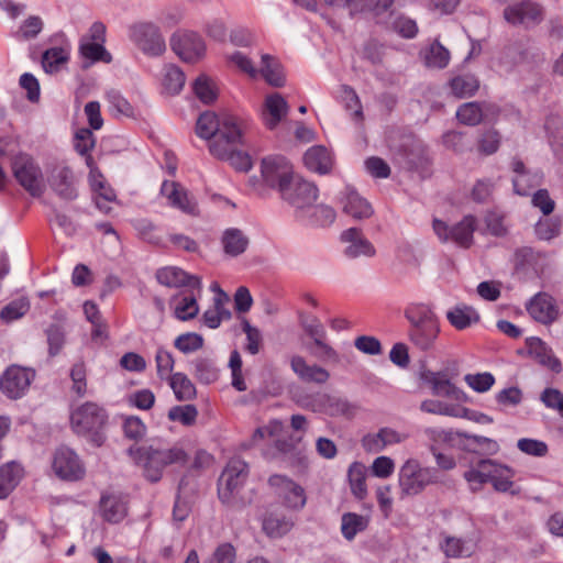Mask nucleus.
Instances as JSON below:
<instances>
[{"instance_id": "obj_1", "label": "nucleus", "mask_w": 563, "mask_h": 563, "mask_svg": "<svg viewBox=\"0 0 563 563\" xmlns=\"http://www.w3.org/2000/svg\"><path fill=\"white\" fill-rule=\"evenodd\" d=\"M129 453L135 464L142 468L144 477L152 483L159 482L168 468L184 467L189 461L188 453L180 444L142 445L130 448Z\"/></svg>"}, {"instance_id": "obj_2", "label": "nucleus", "mask_w": 563, "mask_h": 563, "mask_svg": "<svg viewBox=\"0 0 563 563\" xmlns=\"http://www.w3.org/2000/svg\"><path fill=\"white\" fill-rule=\"evenodd\" d=\"M250 126V122L240 117L222 113L217 115L213 112H203L197 120L196 132L197 135L210 140V144H222L230 134H234L239 129Z\"/></svg>"}, {"instance_id": "obj_3", "label": "nucleus", "mask_w": 563, "mask_h": 563, "mask_svg": "<svg viewBox=\"0 0 563 563\" xmlns=\"http://www.w3.org/2000/svg\"><path fill=\"white\" fill-rule=\"evenodd\" d=\"M10 167L16 183L32 197L40 198L45 191L43 170L37 161L26 152L11 157Z\"/></svg>"}, {"instance_id": "obj_4", "label": "nucleus", "mask_w": 563, "mask_h": 563, "mask_svg": "<svg viewBox=\"0 0 563 563\" xmlns=\"http://www.w3.org/2000/svg\"><path fill=\"white\" fill-rule=\"evenodd\" d=\"M107 419L106 410L95 402H85L70 415L73 430L77 434L90 435L91 441L98 446L104 442L101 430L107 423Z\"/></svg>"}, {"instance_id": "obj_5", "label": "nucleus", "mask_w": 563, "mask_h": 563, "mask_svg": "<svg viewBox=\"0 0 563 563\" xmlns=\"http://www.w3.org/2000/svg\"><path fill=\"white\" fill-rule=\"evenodd\" d=\"M438 482V471L433 467H422L415 459L407 460L399 470L398 485L402 496H416L427 486Z\"/></svg>"}, {"instance_id": "obj_6", "label": "nucleus", "mask_w": 563, "mask_h": 563, "mask_svg": "<svg viewBox=\"0 0 563 563\" xmlns=\"http://www.w3.org/2000/svg\"><path fill=\"white\" fill-rule=\"evenodd\" d=\"M247 477V464L239 459H231L218 481V496L222 504L231 506L235 501Z\"/></svg>"}, {"instance_id": "obj_7", "label": "nucleus", "mask_w": 563, "mask_h": 563, "mask_svg": "<svg viewBox=\"0 0 563 563\" xmlns=\"http://www.w3.org/2000/svg\"><path fill=\"white\" fill-rule=\"evenodd\" d=\"M249 126L239 129L222 144H210V153L219 159L228 161L239 172H249L252 168V159L249 154L238 151L244 144V136Z\"/></svg>"}, {"instance_id": "obj_8", "label": "nucleus", "mask_w": 563, "mask_h": 563, "mask_svg": "<svg viewBox=\"0 0 563 563\" xmlns=\"http://www.w3.org/2000/svg\"><path fill=\"white\" fill-rule=\"evenodd\" d=\"M131 41L146 55L159 56L166 49L158 26L152 22H139L130 27Z\"/></svg>"}, {"instance_id": "obj_9", "label": "nucleus", "mask_w": 563, "mask_h": 563, "mask_svg": "<svg viewBox=\"0 0 563 563\" xmlns=\"http://www.w3.org/2000/svg\"><path fill=\"white\" fill-rule=\"evenodd\" d=\"M54 474L62 481L77 482L84 478L86 468L77 453L67 448L59 446L52 459Z\"/></svg>"}, {"instance_id": "obj_10", "label": "nucleus", "mask_w": 563, "mask_h": 563, "mask_svg": "<svg viewBox=\"0 0 563 563\" xmlns=\"http://www.w3.org/2000/svg\"><path fill=\"white\" fill-rule=\"evenodd\" d=\"M476 229V218L465 216L459 223L450 228L445 222L434 219V233L442 242L452 241L456 245L467 249L473 243V234Z\"/></svg>"}, {"instance_id": "obj_11", "label": "nucleus", "mask_w": 563, "mask_h": 563, "mask_svg": "<svg viewBox=\"0 0 563 563\" xmlns=\"http://www.w3.org/2000/svg\"><path fill=\"white\" fill-rule=\"evenodd\" d=\"M263 181L271 188L283 194V189L289 185L296 176L292 166L284 156H268L263 158L261 165Z\"/></svg>"}, {"instance_id": "obj_12", "label": "nucleus", "mask_w": 563, "mask_h": 563, "mask_svg": "<svg viewBox=\"0 0 563 563\" xmlns=\"http://www.w3.org/2000/svg\"><path fill=\"white\" fill-rule=\"evenodd\" d=\"M268 485L286 508L300 510L305 507L307 503L305 488L291 478L274 474L268 478Z\"/></svg>"}, {"instance_id": "obj_13", "label": "nucleus", "mask_w": 563, "mask_h": 563, "mask_svg": "<svg viewBox=\"0 0 563 563\" xmlns=\"http://www.w3.org/2000/svg\"><path fill=\"white\" fill-rule=\"evenodd\" d=\"M282 198L297 210H305L313 206L318 198V188L314 184L296 175L287 187L283 189Z\"/></svg>"}, {"instance_id": "obj_14", "label": "nucleus", "mask_w": 563, "mask_h": 563, "mask_svg": "<svg viewBox=\"0 0 563 563\" xmlns=\"http://www.w3.org/2000/svg\"><path fill=\"white\" fill-rule=\"evenodd\" d=\"M35 373L25 367L11 365L0 377V389L11 399L21 398L29 389Z\"/></svg>"}, {"instance_id": "obj_15", "label": "nucleus", "mask_w": 563, "mask_h": 563, "mask_svg": "<svg viewBox=\"0 0 563 563\" xmlns=\"http://www.w3.org/2000/svg\"><path fill=\"white\" fill-rule=\"evenodd\" d=\"M52 190L63 200L71 201L78 196L73 169L65 163L56 164L48 173Z\"/></svg>"}, {"instance_id": "obj_16", "label": "nucleus", "mask_w": 563, "mask_h": 563, "mask_svg": "<svg viewBox=\"0 0 563 563\" xmlns=\"http://www.w3.org/2000/svg\"><path fill=\"white\" fill-rule=\"evenodd\" d=\"M173 51L185 62L198 60L206 51L202 38L194 32H178L172 36Z\"/></svg>"}, {"instance_id": "obj_17", "label": "nucleus", "mask_w": 563, "mask_h": 563, "mask_svg": "<svg viewBox=\"0 0 563 563\" xmlns=\"http://www.w3.org/2000/svg\"><path fill=\"white\" fill-rule=\"evenodd\" d=\"M161 194L173 208L188 214H197L198 206L196 200L180 184L165 180L162 184Z\"/></svg>"}, {"instance_id": "obj_18", "label": "nucleus", "mask_w": 563, "mask_h": 563, "mask_svg": "<svg viewBox=\"0 0 563 563\" xmlns=\"http://www.w3.org/2000/svg\"><path fill=\"white\" fill-rule=\"evenodd\" d=\"M423 379L430 386L434 396L445 397L457 404L464 402L467 399L465 393L450 380L445 372L429 371L424 373Z\"/></svg>"}, {"instance_id": "obj_19", "label": "nucleus", "mask_w": 563, "mask_h": 563, "mask_svg": "<svg viewBox=\"0 0 563 563\" xmlns=\"http://www.w3.org/2000/svg\"><path fill=\"white\" fill-rule=\"evenodd\" d=\"M527 311L536 321L543 324L553 323L560 314L555 299L547 292H538L527 305Z\"/></svg>"}, {"instance_id": "obj_20", "label": "nucleus", "mask_w": 563, "mask_h": 563, "mask_svg": "<svg viewBox=\"0 0 563 563\" xmlns=\"http://www.w3.org/2000/svg\"><path fill=\"white\" fill-rule=\"evenodd\" d=\"M408 435L396 429L384 427L377 432L367 433L362 438V446L366 452L378 453L387 446L404 442Z\"/></svg>"}, {"instance_id": "obj_21", "label": "nucleus", "mask_w": 563, "mask_h": 563, "mask_svg": "<svg viewBox=\"0 0 563 563\" xmlns=\"http://www.w3.org/2000/svg\"><path fill=\"white\" fill-rule=\"evenodd\" d=\"M341 241L346 244L344 255L349 258L373 257L376 254L375 246L363 235L361 229L350 228L344 230L341 233Z\"/></svg>"}, {"instance_id": "obj_22", "label": "nucleus", "mask_w": 563, "mask_h": 563, "mask_svg": "<svg viewBox=\"0 0 563 563\" xmlns=\"http://www.w3.org/2000/svg\"><path fill=\"white\" fill-rule=\"evenodd\" d=\"M504 16L508 23L514 25L539 23L542 20V8L531 1H523L505 9Z\"/></svg>"}, {"instance_id": "obj_23", "label": "nucleus", "mask_w": 563, "mask_h": 563, "mask_svg": "<svg viewBox=\"0 0 563 563\" xmlns=\"http://www.w3.org/2000/svg\"><path fill=\"white\" fill-rule=\"evenodd\" d=\"M156 279L161 285L167 287H181L197 289V292L201 291L200 278L195 275H188L181 268L169 266L163 267L157 271Z\"/></svg>"}, {"instance_id": "obj_24", "label": "nucleus", "mask_w": 563, "mask_h": 563, "mask_svg": "<svg viewBox=\"0 0 563 563\" xmlns=\"http://www.w3.org/2000/svg\"><path fill=\"white\" fill-rule=\"evenodd\" d=\"M526 343L529 355L541 366L547 367L555 374L562 372L561 361L554 355L553 350L540 338H528Z\"/></svg>"}, {"instance_id": "obj_25", "label": "nucleus", "mask_w": 563, "mask_h": 563, "mask_svg": "<svg viewBox=\"0 0 563 563\" xmlns=\"http://www.w3.org/2000/svg\"><path fill=\"white\" fill-rule=\"evenodd\" d=\"M440 332V322L427 325L409 327L408 339L416 349L427 352L434 347Z\"/></svg>"}, {"instance_id": "obj_26", "label": "nucleus", "mask_w": 563, "mask_h": 563, "mask_svg": "<svg viewBox=\"0 0 563 563\" xmlns=\"http://www.w3.org/2000/svg\"><path fill=\"white\" fill-rule=\"evenodd\" d=\"M448 322L457 331L468 329L481 321L478 311L466 303H457L445 313Z\"/></svg>"}, {"instance_id": "obj_27", "label": "nucleus", "mask_w": 563, "mask_h": 563, "mask_svg": "<svg viewBox=\"0 0 563 563\" xmlns=\"http://www.w3.org/2000/svg\"><path fill=\"white\" fill-rule=\"evenodd\" d=\"M547 260L548 254L545 252L530 246L519 247L514 254V263L517 269H531L534 273L543 271Z\"/></svg>"}, {"instance_id": "obj_28", "label": "nucleus", "mask_w": 563, "mask_h": 563, "mask_svg": "<svg viewBox=\"0 0 563 563\" xmlns=\"http://www.w3.org/2000/svg\"><path fill=\"white\" fill-rule=\"evenodd\" d=\"M341 203L343 212L353 219H366L373 214L372 206L353 189H345Z\"/></svg>"}, {"instance_id": "obj_29", "label": "nucleus", "mask_w": 563, "mask_h": 563, "mask_svg": "<svg viewBox=\"0 0 563 563\" xmlns=\"http://www.w3.org/2000/svg\"><path fill=\"white\" fill-rule=\"evenodd\" d=\"M287 112L288 103L282 95L275 92L265 98L263 120L268 129H275Z\"/></svg>"}, {"instance_id": "obj_30", "label": "nucleus", "mask_w": 563, "mask_h": 563, "mask_svg": "<svg viewBox=\"0 0 563 563\" xmlns=\"http://www.w3.org/2000/svg\"><path fill=\"white\" fill-rule=\"evenodd\" d=\"M290 366L297 376L307 383L324 384L330 377L325 368L318 365H308L302 356H292Z\"/></svg>"}, {"instance_id": "obj_31", "label": "nucleus", "mask_w": 563, "mask_h": 563, "mask_svg": "<svg viewBox=\"0 0 563 563\" xmlns=\"http://www.w3.org/2000/svg\"><path fill=\"white\" fill-rule=\"evenodd\" d=\"M405 318L409 322L410 327H419L439 323V317L434 312L433 308L423 302H411L404 311Z\"/></svg>"}, {"instance_id": "obj_32", "label": "nucleus", "mask_w": 563, "mask_h": 563, "mask_svg": "<svg viewBox=\"0 0 563 563\" xmlns=\"http://www.w3.org/2000/svg\"><path fill=\"white\" fill-rule=\"evenodd\" d=\"M306 167L319 174H327L333 165L330 151L321 145L310 147L303 156Z\"/></svg>"}, {"instance_id": "obj_33", "label": "nucleus", "mask_w": 563, "mask_h": 563, "mask_svg": "<svg viewBox=\"0 0 563 563\" xmlns=\"http://www.w3.org/2000/svg\"><path fill=\"white\" fill-rule=\"evenodd\" d=\"M24 470L15 461L0 466V499L7 498L22 479Z\"/></svg>"}, {"instance_id": "obj_34", "label": "nucleus", "mask_w": 563, "mask_h": 563, "mask_svg": "<svg viewBox=\"0 0 563 563\" xmlns=\"http://www.w3.org/2000/svg\"><path fill=\"white\" fill-rule=\"evenodd\" d=\"M515 471L495 460H492V467L489 468V481L493 488L499 493L510 492L514 487Z\"/></svg>"}, {"instance_id": "obj_35", "label": "nucleus", "mask_w": 563, "mask_h": 563, "mask_svg": "<svg viewBox=\"0 0 563 563\" xmlns=\"http://www.w3.org/2000/svg\"><path fill=\"white\" fill-rule=\"evenodd\" d=\"M86 165L89 168V184L93 192L110 202L115 199L114 190L108 185L92 156H87Z\"/></svg>"}, {"instance_id": "obj_36", "label": "nucleus", "mask_w": 563, "mask_h": 563, "mask_svg": "<svg viewBox=\"0 0 563 563\" xmlns=\"http://www.w3.org/2000/svg\"><path fill=\"white\" fill-rule=\"evenodd\" d=\"M100 509L103 519L111 523L122 521L128 512L125 500L117 495L102 496Z\"/></svg>"}, {"instance_id": "obj_37", "label": "nucleus", "mask_w": 563, "mask_h": 563, "mask_svg": "<svg viewBox=\"0 0 563 563\" xmlns=\"http://www.w3.org/2000/svg\"><path fill=\"white\" fill-rule=\"evenodd\" d=\"M490 459L479 460L464 472L463 477L473 493L482 490L483 486L489 481Z\"/></svg>"}, {"instance_id": "obj_38", "label": "nucleus", "mask_w": 563, "mask_h": 563, "mask_svg": "<svg viewBox=\"0 0 563 563\" xmlns=\"http://www.w3.org/2000/svg\"><path fill=\"white\" fill-rule=\"evenodd\" d=\"M261 68L258 76H262L265 81L274 87H282L285 84V75L283 67L277 58L269 54H263L261 58Z\"/></svg>"}, {"instance_id": "obj_39", "label": "nucleus", "mask_w": 563, "mask_h": 563, "mask_svg": "<svg viewBox=\"0 0 563 563\" xmlns=\"http://www.w3.org/2000/svg\"><path fill=\"white\" fill-rule=\"evenodd\" d=\"M166 380L178 401H189L196 398V386L185 373L176 372Z\"/></svg>"}, {"instance_id": "obj_40", "label": "nucleus", "mask_w": 563, "mask_h": 563, "mask_svg": "<svg viewBox=\"0 0 563 563\" xmlns=\"http://www.w3.org/2000/svg\"><path fill=\"white\" fill-rule=\"evenodd\" d=\"M221 243L224 253L234 257L246 251L249 239L241 230L230 228L223 232Z\"/></svg>"}, {"instance_id": "obj_41", "label": "nucleus", "mask_w": 563, "mask_h": 563, "mask_svg": "<svg viewBox=\"0 0 563 563\" xmlns=\"http://www.w3.org/2000/svg\"><path fill=\"white\" fill-rule=\"evenodd\" d=\"M369 523L367 516L355 512H345L341 518V533L347 541H352L357 533L366 530Z\"/></svg>"}, {"instance_id": "obj_42", "label": "nucleus", "mask_w": 563, "mask_h": 563, "mask_svg": "<svg viewBox=\"0 0 563 563\" xmlns=\"http://www.w3.org/2000/svg\"><path fill=\"white\" fill-rule=\"evenodd\" d=\"M420 409L428 413L449 416V417H462L467 415V409L462 407L460 404H448L445 401L427 399L421 402Z\"/></svg>"}, {"instance_id": "obj_43", "label": "nucleus", "mask_w": 563, "mask_h": 563, "mask_svg": "<svg viewBox=\"0 0 563 563\" xmlns=\"http://www.w3.org/2000/svg\"><path fill=\"white\" fill-rule=\"evenodd\" d=\"M223 300L228 301V296L219 289L214 298V305L203 313V323L210 329H217L224 319H229L231 313L223 307Z\"/></svg>"}, {"instance_id": "obj_44", "label": "nucleus", "mask_w": 563, "mask_h": 563, "mask_svg": "<svg viewBox=\"0 0 563 563\" xmlns=\"http://www.w3.org/2000/svg\"><path fill=\"white\" fill-rule=\"evenodd\" d=\"M451 92L456 98L472 97L479 88L478 79L471 74H464L453 77L449 81Z\"/></svg>"}, {"instance_id": "obj_45", "label": "nucleus", "mask_w": 563, "mask_h": 563, "mask_svg": "<svg viewBox=\"0 0 563 563\" xmlns=\"http://www.w3.org/2000/svg\"><path fill=\"white\" fill-rule=\"evenodd\" d=\"M347 477L352 494L360 500L364 499L367 495L365 466L354 462L349 467Z\"/></svg>"}, {"instance_id": "obj_46", "label": "nucleus", "mask_w": 563, "mask_h": 563, "mask_svg": "<svg viewBox=\"0 0 563 563\" xmlns=\"http://www.w3.org/2000/svg\"><path fill=\"white\" fill-rule=\"evenodd\" d=\"M197 289L189 288V294H181L175 306V316L177 319L186 321L195 318L199 311L197 303Z\"/></svg>"}, {"instance_id": "obj_47", "label": "nucleus", "mask_w": 563, "mask_h": 563, "mask_svg": "<svg viewBox=\"0 0 563 563\" xmlns=\"http://www.w3.org/2000/svg\"><path fill=\"white\" fill-rule=\"evenodd\" d=\"M194 376L202 384L214 383L219 377V369L209 357H197L191 361Z\"/></svg>"}, {"instance_id": "obj_48", "label": "nucleus", "mask_w": 563, "mask_h": 563, "mask_svg": "<svg viewBox=\"0 0 563 563\" xmlns=\"http://www.w3.org/2000/svg\"><path fill=\"white\" fill-rule=\"evenodd\" d=\"M69 59V52L65 47H52L42 55L43 69L48 74L57 73Z\"/></svg>"}, {"instance_id": "obj_49", "label": "nucleus", "mask_w": 563, "mask_h": 563, "mask_svg": "<svg viewBox=\"0 0 563 563\" xmlns=\"http://www.w3.org/2000/svg\"><path fill=\"white\" fill-rule=\"evenodd\" d=\"M106 100L109 110L114 117L134 118L135 108L117 90H110L106 93Z\"/></svg>"}, {"instance_id": "obj_50", "label": "nucleus", "mask_w": 563, "mask_h": 563, "mask_svg": "<svg viewBox=\"0 0 563 563\" xmlns=\"http://www.w3.org/2000/svg\"><path fill=\"white\" fill-rule=\"evenodd\" d=\"M306 332L313 339L314 344L321 350L322 355L329 358L335 357V351L324 342L325 331L322 323L311 319L305 323Z\"/></svg>"}, {"instance_id": "obj_51", "label": "nucleus", "mask_w": 563, "mask_h": 563, "mask_svg": "<svg viewBox=\"0 0 563 563\" xmlns=\"http://www.w3.org/2000/svg\"><path fill=\"white\" fill-rule=\"evenodd\" d=\"M44 22L38 15L27 16L13 33L15 40L26 42L34 40L43 31Z\"/></svg>"}, {"instance_id": "obj_52", "label": "nucleus", "mask_w": 563, "mask_h": 563, "mask_svg": "<svg viewBox=\"0 0 563 563\" xmlns=\"http://www.w3.org/2000/svg\"><path fill=\"white\" fill-rule=\"evenodd\" d=\"M543 175L541 172H528L516 176L512 179L514 190L519 196H528L532 188L542 184Z\"/></svg>"}, {"instance_id": "obj_53", "label": "nucleus", "mask_w": 563, "mask_h": 563, "mask_svg": "<svg viewBox=\"0 0 563 563\" xmlns=\"http://www.w3.org/2000/svg\"><path fill=\"white\" fill-rule=\"evenodd\" d=\"M292 527V522L284 516L268 514L263 519V530L269 537L277 538L286 534Z\"/></svg>"}, {"instance_id": "obj_54", "label": "nucleus", "mask_w": 563, "mask_h": 563, "mask_svg": "<svg viewBox=\"0 0 563 563\" xmlns=\"http://www.w3.org/2000/svg\"><path fill=\"white\" fill-rule=\"evenodd\" d=\"M80 54L91 62L110 63L112 60L111 54L106 49L104 43L80 41Z\"/></svg>"}, {"instance_id": "obj_55", "label": "nucleus", "mask_w": 563, "mask_h": 563, "mask_svg": "<svg viewBox=\"0 0 563 563\" xmlns=\"http://www.w3.org/2000/svg\"><path fill=\"white\" fill-rule=\"evenodd\" d=\"M424 434L430 442L431 452L439 451V449L444 445H452L455 435H460V433H455L452 430L441 428H427Z\"/></svg>"}, {"instance_id": "obj_56", "label": "nucleus", "mask_w": 563, "mask_h": 563, "mask_svg": "<svg viewBox=\"0 0 563 563\" xmlns=\"http://www.w3.org/2000/svg\"><path fill=\"white\" fill-rule=\"evenodd\" d=\"M450 63V52L438 41L432 43L426 54V65L433 68H445Z\"/></svg>"}, {"instance_id": "obj_57", "label": "nucleus", "mask_w": 563, "mask_h": 563, "mask_svg": "<svg viewBox=\"0 0 563 563\" xmlns=\"http://www.w3.org/2000/svg\"><path fill=\"white\" fill-rule=\"evenodd\" d=\"M185 80H186L185 74L183 73V70L179 67H177L175 65L166 66L163 86H164V89L168 93H170V95L178 93L183 89V87L185 85Z\"/></svg>"}, {"instance_id": "obj_58", "label": "nucleus", "mask_w": 563, "mask_h": 563, "mask_svg": "<svg viewBox=\"0 0 563 563\" xmlns=\"http://www.w3.org/2000/svg\"><path fill=\"white\" fill-rule=\"evenodd\" d=\"M157 376L162 380L168 379L174 373L175 360L170 351L159 346L155 353Z\"/></svg>"}, {"instance_id": "obj_59", "label": "nucleus", "mask_w": 563, "mask_h": 563, "mask_svg": "<svg viewBox=\"0 0 563 563\" xmlns=\"http://www.w3.org/2000/svg\"><path fill=\"white\" fill-rule=\"evenodd\" d=\"M457 120L466 125H477L483 119V109L477 102H466L456 111Z\"/></svg>"}, {"instance_id": "obj_60", "label": "nucleus", "mask_w": 563, "mask_h": 563, "mask_svg": "<svg viewBox=\"0 0 563 563\" xmlns=\"http://www.w3.org/2000/svg\"><path fill=\"white\" fill-rule=\"evenodd\" d=\"M198 417V410L194 405L174 406L168 411L170 421L180 422L183 426L195 424Z\"/></svg>"}, {"instance_id": "obj_61", "label": "nucleus", "mask_w": 563, "mask_h": 563, "mask_svg": "<svg viewBox=\"0 0 563 563\" xmlns=\"http://www.w3.org/2000/svg\"><path fill=\"white\" fill-rule=\"evenodd\" d=\"M174 346L184 354L197 352L203 346V338L196 332H187L178 335Z\"/></svg>"}, {"instance_id": "obj_62", "label": "nucleus", "mask_w": 563, "mask_h": 563, "mask_svg": "<svg viewBox=\"0 0 563 563\" xmlns=\"http://www.w3.org/2000/svg\"><path fill=\"white\" fill-rule=\"evenodd\" d=\"M561 233V221L558 218L541 219L536 224V234L542 241H550Z\"/></svg>"}, {"instance_id": "obj_63", "label": "nucleus", "mask_w": 563, "mask_h": 563, "mask_svg": "<svg viewBox=\"0 0 563 563\" xmlns=\"http://www.w3.org/2000/svg\"><path fill=\"white\" fill-rule=\"evenodd\" d=\"M96 139L91 130L87 128L78 129L74 137V146L76 152L85 156H91L89 153L95 147Z\"/></svg>"}, {"instance_id": "obj_64", "label": "nucleus", "mask_w": 563, "mask_h": 563, "mask_svg": "<svg viewBox=\"0 0 563 563\" xmlns=\"http://www.w3.org/2000/svg\"><path fill=\"white\" fill-rule=\"evenodd\" d=\"M517 448L522 453L534 457H543L549 452V446L544 441L531 438L519 439Z\"/></svg>"}]
</instances>
